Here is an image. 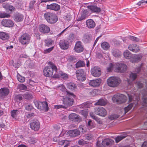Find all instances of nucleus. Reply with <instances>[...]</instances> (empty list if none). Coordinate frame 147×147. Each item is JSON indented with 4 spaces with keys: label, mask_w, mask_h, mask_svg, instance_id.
Instances as JSON below:
<instances>
[{
    "label": "nucleus",
    "mask_w": 147,
    "mask_h": 147,
    "mask_svg": "<svg viewBox=\"0 0 147 147\" xmlns=\"http://www.w3.org/2000/svg\"><path fill=\"white\" fill-rule=\"evenodd\" d=\"M113 68L115 69L116 71L122 73L126 70L127 66L124 63H115L113 64L110 63L107 67V71L109 72L111 71Z\"/></svg>",
    "instance_id": "1"
},
{
    "label": "nucleus",
    "mask_w": 147,
    "mask_h": 147,
    "mask_svg": "<svg viewBox=\"0 0 147 147\" xmlns=\"http://www.w3.org/2000/svg\"><path fill=\"white\" fill-rule=\"evenodd\" d=\"M48 66L45 67L43 69V74L46 77L51 76L53 72L56 73L57 70L56 66L53 62L49 61L48 62Z\"/></svg>",
    "instance_id": "2"
},
{
    "label": "nucleus",
    "mask_w": 147,
    "mask_h": 147,
    "mask_svg": "<svg viewBox=\"0 0 147 147\" xmlns=\"http://www.w3.org/2000/svg\"><path fill=\"white\" fill-rule=\"evenodd\" d=\"M44 16L47 22L50 24H55L58 20L57 16L55 13L47 12L44 13Z\"/></svg>",
    "instance_id": "3"
},
{
    "label": "nucleus",
    "mask_w": 147,
    "mask_h": 147,
    "mask_svg": "<svg viewBox=\"0 0 147 147\" xmlns=\"http://www.w3.org/2000/svg\"><path fill=\"white\" fill-rule=\"evenodd\" d=\"M66 97L63 98V103L66 107L71 106L73 104L74 98H75L76 96L72 93L69 92H67Z\"/></svg>",
    "instance_id": "4"
},
{
    "label": "nucleus",
    "mask_w": 147,
    "mask_h": 147,
    "mask_svg": "<svg viewBox=\"0 0 147 147\" xmlns=\"http://www.w3.org/2000/svg\"><path fill=\"white\" fill-rule=\"evenodd\" d=\"M121 82L120 79L115 76L110 77L107 80V83L108 86L113 88L117 86Z\"/></svg>",
    "instance_id": "5"
},
{
    "label": "nucleus",
    "mask_w": 147,
    "mask_h": 147,
    "mask_svg": "<svg viewBox=\"0 0 147 147\" xmlns=\"http://www.w3.org/2000/svg\"><path fill=\"white\" fill-rule=\"evenodd\" d=\"M112 99L114 102L117 104H121L126 101L127 98L123 94H117L113 96Z\"/></svg>",
    "instance_id": "6"
},
{
    "label": "nucleus",
    "mask_w": 147,
    "mask_h": 147,
    "mask_svg": "<svg viewBox=\"0 0 147 147\" xmlns=\"http://www.w3.org/2000/svg\"><path fill=\"white\" fill-rule=\"evenodd\" d=\"M30 36L27 33H24L19 38V42L22 45H27L29 43L30 39Z\"/></svg>",
    "instance_id": "7"
},
{
    "label": "nucleus",
    "mask_w": 147,
    "mask_h": 147,
    "mask_svg": "<svg viewBox=\"0 0 147 147\" xmlns=\"http://www.w3.org/2000/svg\"><path fill=\"white\" fill-rule=\"evenodd\" d=\"M84 49L82 42L80 41H77L76 43L74 49L75 52L79 53L83 52Z\"/></svg>",
    "instance_id": "8"
},
{
    "label": "nucleus",
    "mask_w": 147,
    "mask_h": 147,
    "mask_svg": "<svg viewBox=\"0 0 147 147\" xmlns=\"http://www.w3.org/2000/svg\"><path fill=\"white\" fill-rule=\"evenodd\" d=\"M34 103L36 107L38 109H42V108H45L46 111L48 110V106L47 102L46 101L43 102H39L35 101Z\"/></svg>",
    "instance_id": "9"
},
{
    "label": "nucleus",
    "mask_w": 147,
    "mask_h": 147,
    "mask_svg": "<svg viewBox=\"0 0 147 147\" xmlns=\"http://www.w3.org/2000/svg\"><path fill=\"white\" fill-rule=\"evenodd\" d=\"M94 112L97 115L102 117H105L107 115L106 110L102 107L95 108Z\"/></svg>",
    "instance_id": "10"
},
{
    "label": "nucleus",
    "mask_w": 147,
    "mask_h": 147,
    "mask_svg": "<svg viewBox=\"0 0 147 147\" xmlns=\"http://www.w3.org/2000/svg\"><path fill=\"white\" fill-rule=\"evenodd\" d=\"M92 75L95 77H98L101 74L100 69L98 67H94L91 70Z\"/></svg>",
    "instance_id": "11"
},
{
    "label": "nucleus",
    "mask_w": 147,
    "mask_h": 147,
    "mask_svg": "<svg viewBox=\"0 0 147 147\" xmlns=\"http://www.w3.org/2000/svg\"><path fill=\"white\" fill-rule=\"evenodd\" d=\"M31 129L34 131H38L40 127V123L37 120H32L30 124Z\"/></svg>",
    "instance_id": "12"
},
{
    "label": "nucleus",
    "mask_w": 147,
    "mask_h": 147,
    "mask_svg": "<svg viewBox=\"0 0 147 147\" xmlns=\"http://www.w3.org/2000/svg\"><path fill=\"white\" fill-rule=\"evenodd\" d=\"M38 29L40 32L44 33H48L50 31V28L45 24H42L39 25Z\"/></svg>",
    "instance_id": "13"
},
{
    "label": "nucleus",
    "mask_w": 147,
    "mask_h": 147,
    "mask_svg": "<svg viewBox=\"0 0 147 147\" xmlns=\"http://www.w3.org/2000/svg\"><path fill=\"white\" fill-rule=\"evenodd\" d=\"M69 43L67 40H60L59 45L62 49L66 50L68 49L69 46Z\"/></svg>",
    "instance_id": "14"
},
{
    "label": "nucleus",
    "mask_w": 147,
    "mask_h": 147,
    "mask_svg": "<svg viewBox=\"0 0 147 147\" xmlns=\"http://www.w3.org/2000/svg\"><path fill=\"white\" fill-rule=\"evenodd\" d=\"M101 82V80L100 79L91 80L89 82V85L92 87H96L99 86Z\"/></svg>",
    "instance_id": "15"
},
{
    "label": "nucleus",
    "mask_w": 147,
    "mask_h": 147,
    "mask_svg": "<svg viewBox=\"0 0 147 147\" xmlns=\"http://www.w3.org/2000/svg\"><path fill=\"white\" fill-rule=\"evenodd\" d=\"M80 132L77 129L71 130L68 131V136L70 137L74 138L79 135Z\"/></svg>",
    "instance_id": "16"
},
{
    "label": "nucleus",
    "mask_w": 147,
    "mask_h": 147,
    "mask_svg": "<svg viewBox=\"0 0 147 147\" xmlns=\"http://www.w3.org/2000/svg\"><path fill=\"white\" fill-rule=\"evenodd\" d=\"M128 49L133 52L137 53L139 52L140 49V47L136 44H131L128 46Z\"/></svg>",
    "instance_id": "17"
},
{
    "label": "nucleus",
    "mask_w": 147,
    "mask_h": 147,
    "mask_svg": "<svg viewBox=\"0 0 147 147\" xmlns=\"http://www.w3.org/2000/svg\"><path fill=\"white\" fill-rule=\"evenodd\" d=\"M3 26L6 27H10L13 26L14 24L11 20H3L1 22Z\"/></svg>",
    "instance_id": "18"
},
{
    "label": "nucleus",
    "mask_w": 147,
    "mask_h": 147,
    "mask_svg": "<svg viewBox=\"0 0 147 147\" xmlns=\"http://www.w3.org/2000/svg\"><path fill=\"white\" fill-rule=\"evenodd\" d=\"M60 8V6L56 3H52L50 5H47V9L51 10L57 11Z\"/></svg>",
    "instance_id": "19"
},
{
    "label": "nucleus",
    "mask_w": 147,
    "mask_h": 147,
    "mask_svg": "<svg viewBox=\"0 0 147 147\" xmlns=\"http://www.w3.org/2000/svg\"><path fill=\"white\" fill-rule=\"evenodd\" d=\"M112 141H113L112 140H111L109 139H106L102 141V143L100 145H99L98 144L99 143V142H98V145L99 147H103L106 146H109L111 144Z\"/></svg>",
    "instance_id": "20"
},
{
    "label": "nucleus",
    "mask_w": 147,
    "mask_h": 147,
    "mask_svg": "<svg viewBox=\"0 0 147 147\" xmlns=\"http://www.w3.org/2000/svg\"><path fill=\"white\" fill-rule=\"evenodd\" d=\"M86 26L89 28H93L95 26V23L91 19L87 20L86 21Z\"/></svg>",
    "instance_id": "21"
},
{
    "label": "nucleus",
    "mask_w": 147,
    "mask_h": 147,
    "mask_svg": "<svg viewBox=\"0 0 147 147\" xmlns=\"http://www.w3.org/2000/svg\"><path fill=\"white\" fill-rule=\"evenodd\" d=\"M142 57V55L141 54L134 55H133L132 59L131 61L132 63H135L140 61Z\"/></svg>",
    "instance_id": "22"
},
{
    "label": "nucleus",
    "mask_w": 147,
    "mask_h": 147,
    "mask_svg": "<svg viewBox=\"0 0 147 147\" xmlns=\"http://www.w3.org/2000/svg\"><path fill=\"white\" fill-rule=\"evenodd\" d=\"M9 36L8 33L3 32H0V39L3 40H7L9 38Z\"/></svg>",
    "instance_id": "23"
},
{
    "label": "nucleus",
    "mask_w": 147,
    "mask_h": 147,
    "mask_svg": "<svg viewBox=\"0 0 147 147\" xmlns=\"http://www.w3.org/2000/svg\"><path fill=\"white\" fill-rule=\"evenodd\" d=\"M9 92V89L7 88H3L0 89V97L3 98L7 96Z\"/></svg>",
    "instance_id": "24"
},
{
    "label": "nucleus",
    "mask_w": 147,
    "mask_h": 147,
    "mask_svg": "<svg viewBox=\"0 0 147 147\" xmlns=\"http://www.w3.org/2000/svg\"><path fill=\"white\" fill-rule=\"evenodd\" d=\"M14 18L15 21L18 22L22 21L23 19V16L20 13H17L15 14Z\"/></svg>",
    "instance_id": "25"
},
{
    "label": "nucleus",
    "mask_w": 147,
    "mask_h": 147,
    "mask_svg": "<svg viewBox=\"0 0 147 147\" xmlns=\"http://www.w3.org/2000/svg\"><path fill=\"white\" fill-rule=\"evenodd\" d=\"M88 8L93 12L97 13L100 11V8L95 5L89 6H88Z\"/></svg>",
    "instance_id": "26"
},
{
    "label": "nucleus",
    "mask_w": 147,
    "mask_h": 147,
    "mask_svg": "<svg viewBox=\"0 0 147 147\" xmlns=\"http://www.w3.org/2000/svg\"><path fill=\"white\" fill-rule=\"evenodd\" d=\"M66 86L68 89L72 91H75L77 88V86L75 84L72 82L67 84Z\"/></svg>",
    "instance_id": "27"
},
{
    "label": "nucleus",
    "mask_w": 147,
    "mask_h": 147,
    "mask_svg": "<svg viewBox=\"0 0 147 147\" xmlns=\"http://www.w3.org/2000/svg\"><path fill=\"white\" fill-rule=\"evenodd\" d=\"M128 96L129 99V102H131L132 100H138V96L135 95L133 93L131 94H128Z\"/></svg>",
    "instance_id": "28"
},
{
    "label": "nucleus",
    "mask_w": 147,
    "mask_h": 147,
    "mask_svg": "<svg viewBox=\"0 0 147 147\" xmlns=\"http://www.w3.org/2000/svg\"><path fill=\"white\" fill-rule=\"evenodd\" d=\"M107 101L106 100L100 99L98 101L95 103V105H100L104 106L107 104Z\"/></svg>",
    "instance_id": "29"
},
{
    "label": "nucleus",
    "mask_w": 147,
    "mask_h": 147,
    "mask_svg": "<svg viewBox=\"0 0 147 147\" xmlns=\"http://www.w3.org/2000/svg\"><path fill=\"white\" fill-rule=\"evenodd\" d=\"M20 112L21 111L19 110H13L11 111V116L13 118L16 119L18 115Z\"/></svg>",
    "instance_id": "30"
},
{
    "label": "nucleus",
    "mask_w": 147,
    "mask_h": 147,
    "mask_svg": "<svg viewBox=\"0 0 147 147\" xmlns=\"http://www.w3.org/2000/svg\"><path fill=\"white\" fill-rule=\"evenodd\" d=\"M127 136V135L126 134H124L117 136L115 138L116 142L117 143L119 142L121 140L126 137Z\"/></svg>",
    "instance_id": "31"
},
{
    "label": "nucleus",
    "mask_w": 147,
    "mask_h": 147,
    "mask_svg": "<svg viewBox=\"0 0 147 147\" xmlns=\"http://www.w3.org/2000/svg\"><path fill=\"white\" fill-rule=\"evenodd\" d=\"M123 55L125 58L127 59H130L133 56L131 54L128 50H126L124 52Z\"/></svg>",
    "instance_id": "32"
},
{
    "label": "nucleus",
    "mask_w": 147,
    "mask_h": 147,
    "mask_svg": "<svg viewBox=\"0 0 147 147\" xmlns=\"http://www.w3.org/2000/svg\"><path fill=\"white\" fill-rule=\"evenodd\" d=\"M101 46L103 49L107 50L110 47V45L108 42H104L101 43Z\"/></svg>",
    "instance_id": "33"
},
{
    "label": "nucleus",
    "mask_w": 147,
    "mask_h": 147,
    "mask_svg": "<svg viewBox=\"0 0 147 147\" xmlns=\"http://www.w3.org/2000/svg\"><path fill=\"white\" fill-rule=\"evenodd\" d=\"M112 53L115 57H119L122 54L120 51L117 49L113 50L112 52Z\"/></svg>",
    "instance_id": "34"
},
{
    "label": "nucleus",
    "mask_w": 147,
    "mask_h": 147,
    "mask_svg": "<svg viewBox=\"0 0 147 147\" xmlns=\"http://www.w3.org/2000/svg\"><path fill=\"white\" fill-rule=\"evenodd\" d=\"M69 119H70L72 121L75 120H77L79 118V117L78 115L76 114L72 113L69 115Z\"/></svg>",
    "instance_id": "35"
},
{
    "label": "nucleus",
    "mask_w": 147,
    "mask_h": 147,
    "mask_svg": "<svg viewBox=\"0 0 147 147\" xmlns=\"http://www.w3.org/2000/svg\"><path fill=\"white\" fill-rule=\"evenodd\" d=\"M24 107L25 109L28 111H31L34 109L33 107L30 103L25 104Z\"/></svg>",
    "instance_id": "36"
},
{
    "label": "nucleus",
    "mask_w": 147,
    "mask_h": 147,
    "mask_svg": "<svg viewBox=\"0 0 147 147\" xmlns=\"http://www.w3.org/2000/svg\"><path fill=\"white\" fill-rule=\"evenodd\" d=\"M90 114L91 117L96 121L99 124H101L102 123V122L101 121L100 119L96 117L93 113L90 112Z\"/></svg>",
    "instance_id": "37"
},
{
    "label": "nucleus",
    "mask_w": 147,
    "mask_h": 147,
    "mask_svg": "<svg viewBox=\"0 0 147 147\" xmlns=\"http://www.w3.org/2000/svg\"><path fill=\"white\" fill-rule=\"evenodd\" d=\"M76 76L78 80L79 81H83L85 80L86 79V74Z\"/></svg>",
    "instance_id": "38"
},
{
    "label": "nucleus",
    "mask_w": 147,
    "mask_h": 147,
    "mask_svg": "<svg viewBox=\"0 0 147 147\" xmlns=\"http://www.w3.org/2000/svg\"><path fill=\"white\" fill-rule=\"evenodd\" d=\"M85 63L82 61H79L77 62L76 64V68L82 67L85 65Z\"/></svg>",
    "instance_id": "39"
},
{
    "label": "nucleus",
    "mask_w": 147,
    "mask_h": 147,
    "mask_svg": "<svg viewBox=\"0 0 147 147\" xmlns=\"http://www.w3.org/2000/svg\"><path fill=\"white\" fill-rule=\"evenodd\" d=\"M91 36L90 35H85L84 38V42L86 43L90 42L91 40Z\"/></svg>",
    "instance_id": "40"
},
{
    "label": "nucleus",
    "mask_w": 147,
    "mask_h": 147,
    "mask_svg": "<svg viewBox=\"0 0 147 147\" xmlns=\"http://www.w3.org/2000/svg\"><path fill=\"white\" fill-rule=\"evenodd\" d=\"M87 127L88 129H90L94 127L95 125L91 120H90L88 122Z\"/></svg>",
    "instance_id": "41"
},
{
    "label": "nucleus",
    "mask_w": 147,
    "mask_h": 147,
    "mask_svg": "<svg viewBox=\"0 0 147 147\" xmlns=\"http://www.w3.org/2000/svg\"><path fill=\"white\" fill-rule=\"evenodd\" d=\"M23 96L26 99H30L33 98L32 95L28 92H26L24 94Z\"/></svg>",
    "instance_id": "42"
},
{
    "label": "nucleus",
    "mask_w": 147,
    "mask_h": 147,
    "mask_svg": "<svg viewBox=\"0 0 147 147\" xmlns=\"http://www.w3.org/2000/svg\"><path fill=\"white\" fill-rule=\"evenodd\" d=\"M76 75H81L86 74L84 70L82 69H78L76 71Z\"/></svg>",
    "instance_id": "43"
},
{
    "label": "nucleus",
    "mask_w": 147,
    "mask_h": 147,
    "mask_svg": "<svg viewBox=\"0 0 147 147\" xmlns=\"http://www.w3.org/2000/svg\"><path fill=\"white\" fill-rule=\"evenodd\" d=\"M22 96L21 94H19L15 96V99L16 101L19 102L22 100Z\"/></svg>",
    "instance_id": "44"
},
{
    "label": "nucleus",
    "mask_w": 147,
    "mask_h": 147,
    "mask_svg": "<svg viewBox=\"0 0 147 147\" xmlns=\"http://www.w3.org/2000/svg\"><path fill=\"white\" fill-rule=\"evenodd\" d=\"M133 106V103H131L129 104L128 106L125 107L124 109L125 113H127L128 111L130 110Z\"/></svg>",
    "instance_id": "45"
},
{
    "label": "nucleus",
    "mask_w": 147,
    "mask_h": 147,
    "mask_svg": "<svg viewBox=\"0 0 147 147\" xmlns=\"http://www.w3.org/2000/svg\"><path fill=\"white\" fill-rule=\"evenodd\" d=\"M53 42V41L51 39L46 40L45 41V46L49 47L52 44Z\"/></svg>",
    "instance_id": "46"
},
{
    "label": "nucleus",
    "mask_w": 147,
    "mask_h": 147,
    "mask_svg": "<svg viewBox=\"0 0 147 147\" xmlns=\"http://www.w3.org/2000/svg\"><path fill=\"white\" fill-rule=\"evenodd\" d=\"M89 106L88 103L87 102H84L82 103V104L79 105V107L80 108L85 109V108L88 107Z\"/></svg>",
    "instance_id": "47"
},
{
    "label": "nucleus",
    "mask_w": 147,
    "mask_h": 147,
    "mask_svg": "<svg viewBox=\"0 0 147 147\" xmlns=\"http://www.w3.org/2000/svg\"><path fill=\"white\" fill-rule=\"evenodd\" d=\"M137 76L136 74L131 73L129 77L131 80L134 81L136 79Z\"/></svg>",
    "instance_id": "48"
},
{
    "label": "nucleus",
    "mask_w": 147,
    "mask_h": 147,
    "mask_svg": "<svg viewBox=\"0 0 147 147\" xmlns=\"http://www.w3.org/2000/svg\"><path fill=\"white\" fill-rule=\"evenodd\" d=\"M58 87L59 88L60 90L63 92H66L67 93V92H68L66 91V89L65 86L63 84H61L59 86H58Z\"/></svg>",
    "instance_id": "49"
},
{
    "label": "nucleus",
    "mask_w": 147,
    "mask_h": 147,
    "mask_svg": "<svg viewBox=\"0 0 147 147\" xmlns=\"http://www.w3.org/2000/svg\"><path fill=\"white\" fill-rule=\"evenodd\" d=\"M128 38L132 41L136 42H138L139 40V39L138 38L131 36H129L128 37Z\"/></svg>",
    "instance_id": "50"
},
{
    "label": "nucleus",
    "mask_w": 147,
    "mask_h": 147,
    "mask_svg": "<svg viewBox=\"0 0 147 147\" xmlns=\"http://www.w3.org/2000/svg\"><path fill=\"white\" fill-rule=\"evenodd\" d=\"M86 18V16L84 14H82L80 16H79L77 20L78 21H81L84 20Z\"/></svg>",
    "instance_id": "51"
},
{
    "label": "nucleus",
    "mask_w": 147,
    "mask_h": 147,
    "mask_svg": "<svg viewBox=\"0 0 147 147\" xmlns=\"http://www.w3.org/2000/svg\"><path fill=\"white\" fill-rule=\"evenodd\" d=\"M10 16L9 14H7L5 12H0V18H4L5 17H8Z\"/></svg>",
    "instance_id": "52"
},
{
    "label": "nucleus",
    "mask_w": 147,
    "mask_h": 147,
    "mask_svg": "<svg viewBox=\"0 0 147 147\" xmlns=\"http://www.w3.org/2000/svg\"><path fill=\"white\" fill-rule=\"evenodd\" d=\"M17 78L18 80L20 82H23L25 80L24 77H23L20 75H17Z\"/></svg>",
    "instance_id": "53"
},
{
    "label": "nucleus",
    "mask_w": 147,
    "mask_h": 147,
    "mask_svg": "<svg viewBox=\"0 0 147 147\" xmlns=\"http://www.w3.org/2000/svg\"><path fill=\"white\" fill-rule=\"evenodd\" d=\"M53 48L54 47L53 46L51 48L44 50V53L45 54L49 53L53 50Z\"/></svg>",
    "instance_id": "54"
},
{
    "label": "nucleus",
    "mask_w": 147,
    "mask_h": 147,
    "mask_svg": "<svg viewBox=\"0 0 147 147\" xmlns=\"http://www.w3.org/2000/svg\"><path fill=\"white\" fill-rule=\"evenodd\" d=\"M60 77L63 79H66L68 78V75L65 73H62L60 74Z\"/></svg>",
    "instance_id": "55"
},
{
    "label": "nucleus",
    "mask_w": 147,
    "mask_h": 147,
    "mask_svg": "<svg viewBox=\"0 0 147 147\" xmlns=\"http://www.w3.org/2000/svg\"><path fill=\"white\" fill-rule=\"evenodd\" d=\"M62 108L63 109H66V107L65 106L62 105H55L54 106V108L56 109H58Z\"/></svg>",
    "instance_id": "56"
},
{
    "label": "nucleus",
    "mask_w": 147,
    "mask_h": 147,
    "mask_svg": "<svg viewBox=\"0 0 147 147\" xmlns=\"http://www.w3.org/2000/svg\"><path fill=\"white\" fill-rule=\"evenodd\" d=\"M145 3H147V0H142L137 3V5L140 6Z\"/></svg>",
    "instance_id": "57"
},
{
    "label": "nucleus",
    "mask_w": 147,
    "mask_h": 147,
    "mask_svg": "<svg viewBox=\"0 0 147 147\" xmlns=\"http://www.w3.org/2000/svg\"><path fill=\"white\" fill-rule=\"evenodd\" d=\"M78 143L79 144L81 145H84L86 143V142L82 139L80 140Z\"/></svg>",
    "instance_id": "58"
},
{
    "label": "nucleus",
    "mask_w": 147,
    "mask_h": 147,
    "mask_svg": "<svg viewBox=\"0 0 147 147\" xmlns=\"http://www.w3.org/2000/svg\"><path fill=\"white\" fill-rule=\"evenodd\" d=\"M81 113L84 115V116L86 117L87 115L88 114V112L87 110H81Z\"/></svg>",
    "instance_id": "59"
},
{
    "label": "nucleus",
    "mask_w": 147,
    "mask_h": 147,
    "mask_svg": "<svg viewBox=\"0 0 147 147\" xmlns=\"http://www.w3.org/2000/svg\"><path fill=\"white\" fill-rule=\"evenodd\" d=\"M20 89L23 90H26L27 88L26 86L23 84L20 85Z\"/></svg>",
    "instance_id": "60"
},
{
    "label": "nucleus",
    "mask_w": 147,
    "mask_h": 147,
    "mask_svg": "<svg viewBox=\"0 0 147 147\" xmlns=\"http://www.w3.org/2000/svg\"><path fill=\"white\" fill-rule=\"evenodd\" d=\"M84 126L82 125H80L79 127V131L80 132V131L82 132H85L86 131L84 129Z\"/></svg>",
    "instance_id": "61"
},
{
    "label": "nucleus",
    "mask_w": 147,
    "mask_h": 147,
    "mask_svg": "<svg viewBox=\"0 0 147 147\" xmlns=\"http://www.w3.org/2000/svg\"><path fill=\"white\" fill-rule=\"evenodd\" d=\"M37 83L38 82L37 81L35 82L32 80H30L29 81V84L31 86H34L36 85Z\"/></svg>",
    "instance_id": "62"
},
{
    "label": "nucleus",
    "mask_w": 147,
    "mask_h": 147,
    "mask_svg": "<svg viewBox=\"0 0 147 147\" xmlns=\"http://www.w3.org/2000/svg\"><path fill=\"white\" fill-rule=\"evenodd\" d=\"M35 3V1H31L30 3L29 7L30 8L32 9L34 7V5Z\"/></svg>",
    "instance_id": "63"
},
{
    "label": "nucleus",
    "mask_w": 147,
    "mask_h": 147,
    "mask_svg": "<svg viewBox=\"0 0 147 147\" xmlns=\"http://www.w3.org/2000/svg\"><path fill=\"white\" fill-rule=\"evenodd\" d=\"M143 66V64H142L141 65L140 67L137 68L136 70V72L137 73H139L140 71L141 70V69H142Z\"/></svg>",
    "instance_id": "64"
}]
</instances>
